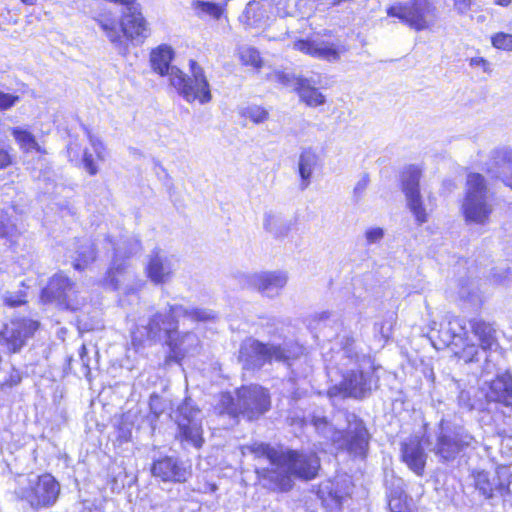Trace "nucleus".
<instances>
[{
    "mask_svg": "<svg viewBox=\"0 0 512 512\" xmlns=\"http://www.w3.org/2000/svg\"><path fill=\"white\" fill-rule=\"evenodd\" d=\"M69 252L76 270H83L96 258L94 243L89 239L75 240L71 244Z\"/></svg>",
    "mask_w": 512,
    "mask_h": 512,
    "instance_id": "26",
    "label": "nucleus"
},
{
    "mask_svg": "<svg viewBox=\"0 0 512 512\" xmlns=\"http://www.w3.org/2000/svg\"><path fill=\"white\" fill-rule=\"evenodd\" d=\"M505 469H497L495 472L490 473L487 471L473 472L474 486L486 499H491L494 496H504L508 491L509 483L503 479Z\"/></svg>",
    "mask_w": 512,
    "mask_h": 512,
    "instance_id": "19",
    "label": "nucleus"
},
{
    "mask_svg": "<svg viewBox=\"0 0 512 512\" xmlns=\"http://www.w3.org/2000/svg\"><path fill=\"white\" fill-rule=\"evenodd\" d=\"M473 436L463 427L451 428L441 421L438 431L434 435H428L425 443L428 449L438 457L441 462H450L456 459L459 453L470 446Z\"/></svg>",
    "mask_w": 512,
    "mask_h": 512,
    "instance_id": "6",
    "label": "nucleus"
},
{
    "mask_svg": "<svg viewBox=\"0 0 512 512\" xmlns=\"http://www.w3.org/2000/svg\"><path fill=\"white\" fill-rule=\"evenodd\" d=\"M264 229L275 238L286 237L293 227V221L272 212L265 213L263 220Z\"/></svg>",
    "mask_w": 512,
    "mask_h": 512,
    "instance_id": "29",
    "label": "nucleus"
},
{
    "mask_svg": "<svg viewBox=\"0 0 512 512\" xmlns=\"http://www.w3.org/2000/svg\"><path fill=\"white\" fill-rule=\"evenodd\" d=\"M178 434L181 441H185L196 448L203 444L202 414L201 411L192 404L190 399H186L178 407L177 415Z\"/></svg>",
    "mask_w": 512,
    "mask_h": 512,
    "instance_id": "13",
    "label": "nucleus"
},
{
    "mask_svg": "<svg viewBox=\"0 0 512 512\" xmlns=\"http://www.w3.org/2000/svg\"><path fill=\"white\" fill-rule=\"evenodd\" d=\"M243 116L250 119L255 124H260L268 119L269 113L263 107L252 105L243 111Z\"/></svg>",
    "mask_w": 512,
    "mask_h": 512,
    "instance_id": "38",
    "label": "nucleus"
},
{
    "mask_svg": "<svg viewBox=\"0 0 512 512\" xmlns=\"http://www.w3.org/2000/svg\"><path fill=\"white\" fill-rule=\"evenodd\" d=\"M246 449L256 457L267 458L271 464L270 469H278L281 458H283L282 451H278L264 443H254L246 446Z\"/></svg>",
    "mask_w": 512,
    "mask_h": 512,
    "instance_id": "33",
    "label": "nucleus"
},
{
    "mask_svg": "<svg viewBox=\"0 0 512 512\" xmlns=\"http://www.w3.org/2000/svg\"><path fill=\"white\" fill-rule=\"evenodd\" d=\"M15 494L33 508H47L54 505L60 494V484L51 474L28 477L18 475L15 478Z\"/></svg>",
    "mask_w": 512,
    "mask_h": 512,
    "instance_id": "4",
    "label": "nucleus"
},
{
    "mask_svg": "<svg viewBox=\"0 0 512 512\" xmlns=\"http://www.w3.org/2000/svg\"><path fill=\"white\" fill-rule=\"evenodd\" d=\"M508 275L507 269L494 270L492 273V281L496 284H501Z\"/></svg>",
    "mask_w": 512,
    "mask_h": 512,
    "instance_id": "53",
    "label": "nucleus"
},
{
    "mask_svg": "<svg viewBox=\"0 0 512 512\" xmlns=\"http://www.w3.org/2000/svg\"><path fill=\"white\" fill-rule=\"evenodd\" d=\"M176 322H148V337L152 340L164 341L171 349L175 361H180L190 354L198 345L197 337L192 333L180 336Z\"/></svg>",
    "mask_w": 512,
    "mask_h": 512,
    "instance_id": "9",
    "label": "nucleus"
},
{
    "mask_svg": "<svg viewBox=\"0 0 512 512\" xmlns=\"http://www.w3.org/2000/svg\"><path fill=\"white\" fill-rule=\"evenodd\" d=\"M331 317H334V314L333 312L329 311V310H326V311H322L319 316H318V320H327Z\"/></svg>",
    "mask_w": 512,
    "mask_h": 512,
    "instance_id": "54",
    "label": "nucleus"
},
{
    "mask_svg": "<svg viewBox=\"0 0 512 512\" xmlns=\"http://www.w3.org/2000/svg\"><path fill=\"white\" fill-rule=\"evenodd\" d=\"M20 100L18 95H13L0 91V111H5L13 107Z\"/></svg>",
    "mask_w": 512,
    "mask_h": 512,
    "instance_id": "44",
    "label": "nucleus"
},
{
    "mask_svg": "<svg viewBox=\"0 0 512 512\" xmlns=\"http://www.w3.org/2000/svg\"><path fill=\"white\" fill-rule=\"evenodd\" d=\"M267 14L258 1H250L240 16V21L249 27H261L266 23Z\"/></svg>",
    "mask_w": 512,
    "mask_h": 512,
    "instance_id": "30",
    "label": "nucleus"
},
{
    "mask_svg": "<svg viewBox=\"0 0 512 512\" xmlns=\"http://www.w3.org/2000/svg\"><path fill=\"white\" fill-rule=\"evenodd\" d=\"M195 6L215 19H219L223 12L221 6L212 2L196 1Z\"/></svg>",
    "mask_w": 512,
    "mask_h": 512,
    "instance_id": "43",
    "label": "nucleus"
},
{
    "mask_svg": "<svg viewBox=\"0 0 512 512\" xmlns=\"http://www.w3.org/2000/svg\"><path fill=\"white\" fill-rule=\"evenodd\" d=\"M370 389V375L357 368L348 370L343 375L341 383L329 388L327 394L330 398L337 396L362 398Z\"/></svg>",
    "mask_w": 512,
    "mask_h": 512,
    "instance_id": "15",
    "label": "nucleus"
},
{
    "mask_svg": "<svg viewBox=\"0 0 512 512\" xmlns=\"http://www.w3.org/2000/svg\"><path fill=\"white\" fill-rule=\"evenodd\" d=\"M387 15L398 18L416 31L432 28L438 20L437 7L430 0H410L387 8Z\"/></svg>",
    "mask_w": 512,
    "mask_h": 512,
    "instance_id": "7",
    "label": "nucleus"
},
{
    "mask_svg": "<svg viewBox=\"0 0 512 512\" xmlns=\"http://www.w3.org/2000/svg\"><path fill=\"white\" fill-rule=\"evenodd\" d=\"M10 131L23 152L28 153L32 150H35L38 153H44V150L37 143L34 135L28 130L21 127H13L10 129Z\"/></svg>",
    "mask_w": 512,
    "mask_h": 512,
    "instance_id": "32",
    "label": "nucleus"
},
{
    "mask_svg": "<svg viewBox=\"0 0 512 512\" xmlns=\"http://www.w3.org/2000/svg\"><path fill=\"white\" fill-rule=\"evenodd\" d=\"M3 300L7 306L14 308L26 303V294L23 291H7L3 294Z\"/></svg>",
    "mask_w": 512,
    "mask_h": 512,
    "instance_id": "42",
    "label": "nucleus"
},
{
    "mask_svg": "<svg viewBox=\"0 0 512 512\" xmlns=\"http://www.w3.org/2000/svg\"><path fill=\"white\" fill-rule=\"evenodd\" d=\"M401 456L403 462H405L413 472L417 475L423 474L426 454L417 438H410L402 444Z\"/></svg>",
    "mask_w": 512,
    "mask_h": 512,
    "instance_id": "25",
    "label": "nucleus"
},
{
    "mask_svg": "<svg viewBox=\"0 0 512 512\" xmlns=\"http://www.w3.org/2000/svg\"><path fill=\"white\" fill-rule=\"evenodd\" d=\"M484 394L486 405L490 402H499L505 406H512V376L508 373L498 376L488 384Z\"/></svg>",
    "mask_w": 512,
    "mask_h": 512,
    "instance_id": "24",
    "label": "nucleus"
},
{
    "mask_svg": "<svg viewBox=\"0 0 512 512\" xmlns=\"http://www.w3.org/2000/svg\"><path fill=\"white\" fill-rule=\"evenodd\" d=\"M288 355L280 346L263 344L255 339L245 340L240 348L239 359L245 369H260L273 360L284 362Z\"/></svg>",
    "mask_w": 512,
    "mask_h": 512,
    "instance_id": "11",
    "label": "nucleus"
},
{
    "mask_svg": "<svg viewBox=\"0 0 512 512\" xmlns=\"http://www.w3.org/2000/svg\"><path fill=\"white\" fill-rule=\"evenodd\" d=\"M491 44L498 50L512 52V34L497 32L491 36Z\"/></svg>",
    "mask_w": 512,
    "mask_h": 512,
    "instance_id": "37",
    "label": "nucleus"
},
{
    "mask_svg": "<svg viewBox=\"0 0 512 512\" xmlns=\"http://www.w3.org/2000/svg\"><path fill=\"white\" fill-rule=\"evenodd\" d=\"M12 163V157L8 150L0 148V169H5Z\"/></svg>",
    "mask_w": 512,
    "mask_h": 512,
    "instance_id": "52",
    "label": "nucleus"
},
{
    "mask_svg": "<svg viewBox=\"0 0 512 512\" xmlns=\"http://www.w3.org/2000/svg\"><path fill=\"white\" fill-rule=\"evenodd\" d=\"M316 81L312 78H305L297 86L296 93L300 100L310 107L323 105L326 101L325 96L316 87Z\"/></svg>",
    "mask_w": 512,
    "mask_h": 512,
    "instance_id": "28",
    "label": "nucleus"
},
{
    "mask_svg": "<svg viewBox=\"0 0 512 512\" xmlns=\"http://www.w3.org/2000/svg\"><path fill=\"white\" fill-rule=\"evenodd\" d=\"M320 460L315 453L286 451L278 469H257L256 473L262 486L271 491L287 492L293 487L292 476L311 480L316 477Z\"/></svg>",
    "mask_w": 512,
    "mask_h": 512,
    "instance_id": "2",
    "label": "nucleus"
},
{
    "mask_svg": "<svg viewBox=\"0 0 512 512\" xmlns=\"http://www.w3.org/2000/svg\"><path fill=\"white\" fill-rule=\"evenodd\" d=\"M182 317L190 320H214L217 316L212 310L188 308L177 303H166L157 311L152 320H178Z\"/></svg>",
    "mask_w": 512,
    "mask_h": 512,
    "instance_id": "21",
    "label": "nucleus"
},
{
    "mask_svg": "<svg viewBox=\"0 0 512 512\" xmlns=\"http://www.w3.org/2000/svg\"><path fill=\"white\" fill-rule=\"evenodd\" d=\"M39 322H7L0 331V344L9 352H18L38 328Z\"/></svg>",
    "mask_w": 512,
    "mask_h": 512,
    "instance_id": "17",
    "label": "nucleus"
},
{
    "mask_svg": "<svg viewBox=\"0 0 512 512\" xmlns=\"http://www.w3.org/2000/svg\"><path fill=\"white\" fill-rule=\"evenodd\" d=\"M304 79V77L295 76L291 73H286L282 71H277L273 74V80L278 82L284 87L292 88L295 92L297 91V86Z\"/></svg>",
    "mask_w": 512,
    "mask_h": 512,
    "instance_id": "36",
    "label": "nucleus"
},
{
    "mask_svg": "<svg viewBox=\"0 0 512 512\" xmlns=\"http://www.w3.org/2000/svg\"><path fill=\"white\" fill-rule=\"evenodd\" d=\"M84 323H85V326H84V327H82V326H78V329H89V328L86 326L87 322H84Z\"/></svg>",
    "mask_w": 512,
    "mask_h": 512,
    "instance_id": "60",
    "label": "nucleus"
},
{
    "mask_svg": "<svg viewBox=\"0 0 512 512\" xmlns=\"http://www.w3.org/2000/svg\"><path fill=\"white\" fill-rule=\"evenodd\" d=\"M107 241L113 247L114 256L103 279V285L108 289L117 290L120 287L121 279L129 274L128 259L141 251V244L137 238L132 236L122 238L117 243H113L110 238Z\"/></svg>",
    "mask_w": 512,
    "mask_h": 512,
    "instance_id": "8",
    "label": "nucleus"
},
{
    "mask_svg": "<svg viewBox=\"0 0 512 512\" xmlns=\"http://www.w3.org/2000/svg\"><path fill=\"white\" fill-rule=\"evenodd\" d=\"M459 297L464 302H467L472 308H477L482 300L478 293L472 291L468 286L462 285L459 290Z\"/></svg>",
    "mask_w": 512,
    "mask_h": 512,
    "instance_id": "40",
    "label": "nucleus"
},
{
    "mask_svg": "<svg viewBox=\"0 0 512 512\" xmlns=\"http://www.w3.org/2000/svg\"><path fill=\"white\" fill-rule=\"evenodd\" d=\"M270 406L267 391L257 385L242 387L237 391L236 399L229 393H223L220 397V413L231 416L242 414L252 420L265 413Z\"/></svg>",
    "mask_w": 512,
    "mask_h": 512,
    "instance_id": "3",
    "label": "nucleus"
},
{
    "mask_svg": "<svg viewBox=\"0 0 512 512\" xmlns=\"http://www.w3.org/2000/svg\"><path fill=\"white\" fill-rule=\"evenodd\" d=\"M19 233L17 226L9 218H0V237L12 240Z\"/></svg>",
    "mask_w": 512,
    "mask_h": 512,
    "instance_id": "41",
    "label": "nucleus"
},
{
    "mask_svg": "<svg viewBox=\"0 0 512 512\" xmlns=\"http://www.w3.org/2000/svg\"><path fill=\"white\" fill-rule=\"evenodd\" d=\"M318 163L317 154L310 148L302 150L298 161V172L301 179V190H305L311 183L313 172Z\"/></svg>",
    "mask_w": 512,
    "mask_h": 512,
    "instance_id": "27",
    "label": "nucleus"
},
{
    "mask_svg": "<svg viewBox=\"0 0 512 512\" xmlns=\"http://www.w3.org/2000/svg\"><path fill=\"white\" fill-rule=\"evenodd\" d=\"M487 172L512 189V149L493 150L487 163Z\"/></svg>",
    "mask_w": 512,
    "mask_h": 512,
    "instance_id": "22",
    "label": "nucleus"
},
{
    "mask_svg": "<svg viewBox=\"0 0 512 512\" xmlns=\"http://www.w3.org/2000/svg\"><path fill=\"white\" fill-rule=\"evenodd\" d=\"M453 3V10L458 15H466L471 11L474 0H451Z\"/></svg>",
    "mask_w": 512,
    "mask_h": 512,
    "instance_id": "48",
    "label": "nucleus"
},
{
    "mask_svg": "<svg viewBox=\"0 0 512 512\" xmlns=\"http://www.w3.org/2000/svg\"><path fill=\"white\" fill-rule=\"evenodd\" d=\"M151 473L163 482H185L190 475L183 464L174 457L164 456L154 460Z\"/></svg>",
    "mask_w": 512,
    "mask_h": 512,
    "instance_id": "20",
    "label": "nucleus"
},
{
    "mask_svg": "<svg viewBox=\"0 0 512 512\" xmlns=\"http://www.w3.org/2000/svg\"><path fill=\"white\" fill-rule=\"evenodd\" d=\"M469 65L473 68H480L483 72H490V63L482 57L471 58Z\"/></svg>",
    "mask_w": 512,
    "mask_h": 512,
    "instance_id": "50",
    "label": "nucleus"
},
{
    "mask_svg": "<svg viewBox=\"0 0 512 512\" xmlns=\"http://www.w3.org/2000/svg\"><path fill=\"white\" fill-rule=\"evenodd\" d=\"M369 182H370V179H369L368 174H363L361 176V178L358 180V182L356 183L354 190H353V195L357 202L362 198L365 190L367 189V187L369 185Z\"/></svg>",
    "mask_w": 512,
    "mask_h": 512,
    "instance_id": "47",
    "label": "nucleus"
},
{
    "mask_svg": "<svg viewBox=\"0 0 512 512\" xmlns=\"http://www.w3.org/2000/svg\"><path fill=\"white\" fill-rule=\"evenodd\" d=\"M172 58L173 50L169 46L162 45L152 51L151 66L161 76H168L170 84L187 102L198 101L200 104L210 102L212 99L210 85L202 67L196 61L190 60L191 77H187L176 66L170 65Z\"/></svg>",
    "mask_w": 512,
    "mask_h": 512,
    "instance_id": "1",
    "label": "nucleus"
},
{
    "mask_svg": "<svg viewBox=\"0 0 512 512\" xmlns=\"http://www.w3.org/2000/svg\"><path fill=\"white\" fill-rule=\"evenodd\" d=\"M494 2L497 5H500V6H503V7H507L508 5L511 4L512 0H494Z\"/></svg>",
    "mask_w": 512,
    "mask_h": 512,
    "instance_id": "56",
    "label": "nucleus"
},
{
    "mask_svg": "<svg viewBox=\"0 0 512 512\" xmlns=\"http://www.w3.org/2000/svg\"><path fill=\"white\" fill-rule=\"evenodd\" d=\"M22 380L19 371L13 369L9 374V377L2 383V387H13L18 385Z\"/></svg>",
    "mask_w": 512,
    "mask_h": 512,
    "instance_id": "51",
    "label": "nucleus"
},
{
    "mask_svg": "<svg viewBox=\"0 0 512 512\" xmlns=\"http://www.w3.org/2000/svg\"><path fill=\"white\" fill-rule=\"evenodd\" d=\"M333 499H335V501L337 503H341V496H339L337 493H335L334 495H332Z\"/></svg>",
    "mask_w": 512,
    "mask_h": 512,
    "instance_id": "58",
    "label": "nucleus"
},
{
    "mask_svg": "<svg viewBox=\"0 0 512 512\" xmlns=\"http://www.w3.org/2000/svg\"><path fill=\"white\" fill-rule=\"evenodd\" d=\"M87 136L90 142V145L92 146L96 156L98 159L103 160L104 159V146L103 143L95 137L93 134H91L89 131H87Z\"/></svg>",
    "mask_w": 512,
    "mask_h": 512,
    "instance_id": "49",
    "label": "nucleus"
},
{
    "mask_svg": "<svg viewBox=\"0 0 512 512\" xmlns=\"http://www.w3.org/2000/svg\"><path fill=\"white\" fill-rule=\"evenodd\" d=\"M293 48L309 56L336 61L340 54L334 44L323 40H298L293 44Z\"/></svg>",
    "mask_w": 512,
    "mask_h": 512,
    "instance_id": "23",
    "label": "nucleus"
},
{
    "mask_svg": "<svg viewBox=\"0 0 512 512\" xmlns=\"http://www.w3.org/2000/svg\"><path fill=\"white\" fill-rule=\"evenodd\" d=\"M389 507L392 512H402V506L399 502L394 503V501L389 502Z\"/></svg>",
    "mask_w": 512,
    "mask_h": 512,
    "instance_id": "55",
    "label": "nucleus"
},
{
    "mask_svg": "<svg viewBox=\"0 0 512 512\" xmlns=\"http://www.w3.org/2000/svg\"><path fill=\"white\" fill-rule=\"evenodd\" d=\"M86 353V347L85 346H82L81 348V353H80V356H81V359L82 361H84V354Z\"/></svg>",
    "mask_w": 512,
    "mask_h": 512,
    "instance_id": "59",
    "label": "nucleus"
},
{
    "mask_svg": "<svg viewBox=\"0 0 512 512\" xmlns=\"http://www.w3.org/2000/svg\"><path fill=\"white\" fill-rule=\"evenodd\" d=\"M342 418L345 419L347 425L345 429L339 430L341 436L335 439L334 444H336L338 448L348 451L350 454L365 457L369 446L370 435L364 422L354 414L343 412L337 415L336 420L339 421Z\"/></svg>",
    "mask_w": 512,
    "mask_h": 512,
    "instance_id": "10",
    "label": "nucleus"
},
{
    "mask_svg": "<svg viewBox=\"0 0 512 512\" xmlns=\"http://www.w3.org/2000/svg\"><path fill=\"white\" fill-rule=\"evenodd\" d=\"M177 259L161 249L154 250L146 266V272L149 279L154 284H163L168 282L177 266Z\"/></svg>",
    "mask_w": 512,
    "mask_h": 512,
    "instance_id": "18",
    "label": "nucleus"
},
{
    "mask_svg": "<svg viewBox=\"0 0 512 512\" xmlns=\"http://www.w3.org/2000/svg\"><path fill=\"white\" fill-rule=\"evenodd\" d=\"M82 163L84 166V169L90 174V175H96L98 173V167L95 164L94 157L92 153H90L87 149L83 152V158Z\"/></svg>",
    "mask_w": 512,
    "mask_h": 512,
    "instance_id": "46",
    "label": "nucleus"
},
{
    "mask_svg": "<svg viewBox=\"0 0 512 512\" xmlns=\"http://www.w3.org/2000/svg\"><path fill=\"white\" fill-rule=\"evenodd\" d=\"M420 178L421 170L411 165L402 172L401 182L407 207L414 215L417 224L422 225L428 221V214L423 206L422 196L420 194Z\"/></svg>",
    "mask_w": 512,
    "mask_h": 512,
    "instance_id": "14",
    "label": "nucleus"
},
{
    "mask_svg": "<svg viewBox=\"0 0 512 512\" xmlns=\"http://www.w3.org/2000/svg\"><path fill=\"white\" fill-rule=\"evenodd\" d=\"M241 60L246 65H251L253 67H260L261 66V57L260 53L251 47H244L242 48L240 52Z\"/></svg>",
    "mask_w": 512,
    "mask_h": 512,
    "instance_id": "39",
    "label": "nucleus"
},
{
    "mask_svg": "<svg viewBox=\"0 0 512 512\" xmlns=\"http://www.w3.org/2000/svg\"><path fill=\"white\" fill-rule=\"evenodd\" d=\"M312 422L317 432L324 438L331 440L333 443L335 439L341 436L339 434L340 428L330 424L325 417L314 416Z\"/></svg>",
    "mask_w": 512,
    "mask_h": 512,
    "instance_id": "35",
    "label": "nucleus"
},
{
    "mask_svg": "<svg viewBox=\"0 0 512 512\" xmlns=\"http://www.w3.org/2000/svg\"><path fill=\"white\" fill-rule=\"evenodd\" d=\"M478 394L485 397L484 390H462L458 396L459 405L468 410H485L487 408L485 399L478 397Z\"/></svg>",
    "mask_w": 512,
    "mask_h": 512,
    "instance_id": "31",
    "label": "nucleus"
},
{
    "mask_svg": "<svg viewBox=\"0 0 512 512\" xmlns=\"http://www.w3.org/2000/svg\"><path fill=\"white\" fill-rule=\"evenodd\" d=\"M384 237V230L380 227H372L366 230V244L371 245L380 242Z\"/></svg>",
    "mask_w": 512,
    "mask_h": 512,
    "instance_id": "45",
    "label": "nucleus"
},
{
    "mask_svg": "<svg viewBox=\"0 0 512 512\" xmlns=\"http://www.w3.org/2000/svg\"><path fill=\"white\" fill-rule=\"evenodd\" d=\"M76 294L75 283L63 273H57L42 290L40 301L43 304H54L59 309L75 311L80 308Z\"/></svg>",
    "mask_w": 512,
    "mask_h": 512,
    "instance_id": "12",
    "label": "nucleus"
},
{
    "mask_svg": "<svg viewBox=\"0 0 512 512\" xmlns=\"http://www.w3.org/2000/svg\"><path fill=\"white\" fill-rule=\"evenodd\" d=\"M21 2L26 5H34L36 4L37 0H21Z\"/></svg>",
    "mask_w": 512,
    "mask_h": 512,
    "instance_id": "57",
    "label": "nucleus"
},
{
    "mask_svg": "<svg viewBox=\"0 0 512 512\" xmlns=\"http://www.w3.org/2000/svg\"><path fill=\"white\" fill-rule=\"evenodd\" d=\"M475 336L478 337L483 348H489L493 342V330L488 322H469Z\"/></svg>",
    "mask_w": 512,
    "mask_h": 512,
    "instance_id": "34",
    "label": "nucleus"
},
{
    "mask_svg": "<svg viewBox=\"0 0 512 512\" xmlns=\"http://www.w3.org/2000/svg\"><path fill=\"white\" fill-rule=\"evenodd\" d=\"M248 287L255 289L262 296L274 298L280 295L288 282V275L284 271H265L254 273L246 277Z\"/></svg>",
    "mask_w": 512,
    "mask_h": 512,
    "instance_id": "16",
    "label": "nucleus"
},
{
    "mask_svg": "<svg viewBox=\"0 0 512 512\" xmlns=\"http://www.w3.org/2000/svg\"><path fill=\"white\" fill-rule=\"evenodd\" d=\"M493 211V195L486 186L484 176L470 173L466 181V194L462 212L466 222L485 224Z\"/></svg>",
    "mask_w": 512,
    "mask_h": 512,
    "instance_id": "5",
    "label": "nucleus"
}]
</instances>
